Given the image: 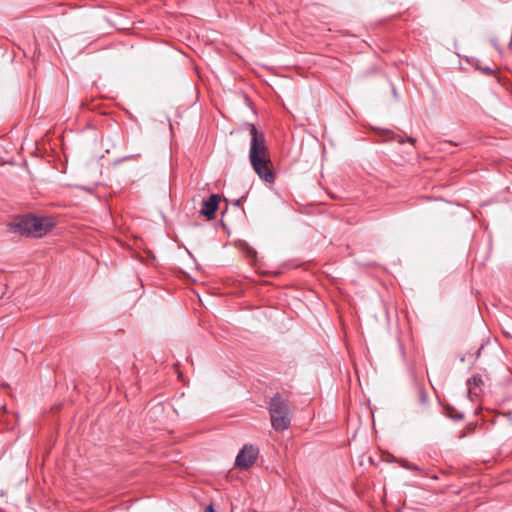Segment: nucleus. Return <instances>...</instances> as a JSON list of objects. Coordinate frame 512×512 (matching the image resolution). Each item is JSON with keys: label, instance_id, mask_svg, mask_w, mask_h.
I'll return each mask as SVG.
<instances>
[{"label": "nucleus", "instance_id": "f8f14e48", "mask_svg": "<svg viewBox=\"0 0 512 512\" xmlns=\"http://www.w3.org/2000/svg\"><path fill=\"white\" fill-rule=\"evenodd\" d=\"M482 349H483V346H481V348H480V349H478V351H477V357H479V356H480V353H481V350H482Z\"/></svg>", "mask_w": 512, "mask_h": 512}, {"label": "nucleus", "instance_id": "423d86ee", "mask_svg": "<svg viewBox=\"0 0 512 512\" xmlns=\"http://www.w3.org/2000/svg\"><path fill=\"white\" fill-rule=\"evenodd\" d=\"M382 139H383V141H386V142L397 141L399 143L409 142L411 144H414L416 142V139L413 137L404 138L403 136H401L399 134H395L394 132L389 131V130L383 131Z\"/></svg>", "mask_w": 512, "mask_h": 512}, {"label": "nucleus", "instance_id": "9b49d317", "mask_svg": "<svg viewBox=\"0 0 512 512\" xmlns=\"http://www.w3.org/2000/svg\"><path fill=\"white\" fill-rule=\"evenodd\" d=\"M205 512H215V511H214V507H213V505H212V504H209V505L206 507Z\"/></svg>", "mask_w": 512, "mask_h": 512}, {"label": "nucleus", "instance_id": "7ed1b4c3", "mask_svg": "<svg viewBox=\"0 0 512 512\" xmlns=\"http://www.w3.org/2000/svg\"><path fill=\"white\" fill-rule=\"evenodd\" d=\"M269 414L272 428L276 431L288 429L291 419L287 401L280 395L275 394L269 403Z\"/></svg>", "mask_w": 512, "mask_h": 512}, {"label": "nucleus", "instance_id": "9d476101", "mask_svg": "<svg viewBox=\"0 0 512 512\" xmlns=\"http://www.w3.org/2000/svg\"><path fill=\"white\" fill-rule=\"evenodd\" d=\"M451 418H453L455 420H460L463 418V415L459 413V414L451 415Z\"/></svg>", "mask_w": 512, "mask_h": 512}, {"label": "nucleus", "instance_id": "f257e3e1", "mask_svg": "<svg viewBox=\"0 0 512 512\" xmlns=\"http://www.w3.org/2000/svg\"><path fill=\"white\" fill-rule=\"evenodd\" d=\"M251 145L249 160L255 173L265 182L273 183L275 175L269 167L270 158L265 136L253 124L249 125Z\"/></svg>", "mask_w": 512, "mask_h": 512}, {"label": "nucleus", "instance_id": "0eeeda50", "mask_svg": "<svg viewBox=\"0 0 512 512\" xmlns=\"http://www.w3.org/2000/svg\"><path fill=\"white\" fill-rule=\"evenodd\" d=\"M475 428H476V424L475 423L467 424L466 427L461 431V433L459 435V438H464L467 435L473 433Z\"/></svg>", "mask_w": 512, "mask_h": 512}, {"label": "nucleus", "instance_id": "20e7f679", "mask_svg": "<svg viewBox=\"0 0 512 512\" xmlns=\"http://www.w3.org/2000/svg\"><path fill=\"white\" fill-rule=\"evenodd\" d=\"M258 454L259 450L255 446L244 445L236 456L235 466L240 470H247L255 463Z\"/></svg>", "mask_w": 512, "mask_h": 512}, {"label": "nucleus", "instance_id": "6e6552de", "mask_svg": "<svg viewBox=\"0 0 512 512\" xmlns=\"http://www.w3.org/2000/svg\"><path fill=\"white\" fill-rule=\"evenodd\" d=\"M482 382L481 378L478 377V376H473L471 377L469 380H468V385H469V388L470 390L475 387V386H478L480 383Z\"/></svg>", "mask_w": 512, "mask_h": 512}, {"label": "nucleus", "instance_id": "1a4fd4ad", "mask_svg": "<svg viewBox=\"0 0 512 512\" xmlns=\"http://www.w3.org/2000/svg\"><path fill=\"white\" fill-rule=\"evenodd\" d=\"M419 401L421 404H425L427 400V396L424 390H419L418 392Z\"/></svg>", "mask_w": 512, "mask_h": 512}, {"label": "nucleus", "instance_id": "39448f33", "mask_svg": "<svg viewBox=\"0 0 512 512\" xmlns=\"http://www.w3.org/2000/svg\"><path fill=\"white\" fill-rule=\"evenodd\" d=\"M220 202V196L217 194H212L210 197L203 201L202 208L200 210V214L206 216L208 219H212L215 216V213L218 209Z\"/></svg>", "mask_w": 512, "mask_h": 512}, {"label": "nucleus", "instance_id": "f03ea898", "mask_svg": "<svg viewBox=\"0 0 512 512\" xmlns=\"http://www.w3.org/2000/svg\"><path fill=\"white\" fill-rule=\"evenodd\" d=\"M54 226V222L49 217L23 216L15 220L12 229L21 235L42 237L46 235Z\"/></svg>", "mask_w": 512, "mask_h": 512}]
</instances>
